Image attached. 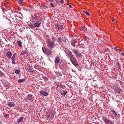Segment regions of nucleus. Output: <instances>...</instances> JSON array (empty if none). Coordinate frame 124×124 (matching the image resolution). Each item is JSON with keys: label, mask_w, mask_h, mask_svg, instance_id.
<instances>
[{"label": "nucleus", "mask_w": 124, "mask_h": 124, "mask_svg": "<svg viewBox=\"0 0 124 124\" xmlns=\"http://www.w3.org/2000/svg\"><path fill=\"white\" fill-rule=\"evenodd\" d=\"M55 26L56 28H57V27L58 28V27L59 26L58 24H56L55 25Z\"/></svg>", "instance_id": "35"}, {"label": "nucleus", "mask_w": 124, "mask_h": 124, "mask_svg": "<svg viewBox=\"0 0 124 124\" xmlns=\"http://www.w3.org/2000/svg\"><path fill=\"white\" fill-rule=\"evenodd\" d=\"M83 12L85 13L86 15L89 16L90 15L89 13L88 12L86 11H84Z\"/></svg>", "instance_id": "25"}, {"label": "nucleus", "mask_w": 124, "mask_h": 124, "mask_svg": "<svg viewBox=\"0 0 124 124\" xmlns=\"http://www.w3.org/2000/svg\"><path fill=\"white\" fill-rule=\"evenodd\" d=\"M30 72H33V71H32V69L30 68Z\"/></svg>", "instance_id": "39"}, {"label": "nucleus", "mask_w": 124, "mask_h": 124, "mask_svg": "<svg viewBox=\"0 0 124 124\" xmlns=\"http://www.w3.org/2000/svg\"><path fill=\"white\" fill-rule=\"evenodd\" d=\"M54 0H49V2H53Z\"/></svg>", "instance_id": "41"}, {"label": "nucleus", "mask_w": 124, "mask_h": 124, "mask_svg": "<svg viewBox=\"0 0 124 124\" xmlns=\"http://www.w3.org/2000/svg\"><path fill=\"white\" fill-rule=\"evenodd\" d=\"M72 51L75 54H76L78 52V50H75V49H73L72 50Z\"/></svg>", "instance_id": "21"}, {"label": "nucleus", "mask_w": 124, "mask_h": 124, "mask_svg": "<svg viewBox=\"0 0 124 124\" xmlns=\"http://www.w3.org/2000/svg\"><path fill=\"white\" fill-rule=\"evenodd\" d=\"M60 61V60L59 56H57L56 57L54 61V63L55 64L59 63Z\"/></svg>", "instance_id": "6"}, {"label": "nucleus", "mask_w": 124, "mask_h": 124, "mask_svg": "<svg viewBox=\"0 0 124 124\" xmlns=\"http://www.w3.org/2000/svg\"><path fill=\"white\" fill-rule=\"evenodd\" d=\"M69 0H66V2H67L69 4Z\"/></svg>", "instance_id": "43"}, {"label": "nucleus", "mask_w": 124, "mask_h": 124, "mask_svg": "<svg viewBox=\"0 0 124 124\" xmlns=\"http://www.w3.org/2000/svg\"><path fill=\"white\" fill-rule=\"evenodd\" d=\"M42 50L45 54L48 55L52 53V51L51 50L47 48H46L45 47H42Z\"/></svg>", "instance_id": "4"}, {"label": "nucleus", "mask_w": 124, "mask_h": 124, "mask_svg": "<svg viewBox=\"0 0 124 124\" xmlns=\"http://www.w3.org/2000/svg\"><path fill=\"white\" fill-rule=\"evenodd\" d=\"M52 39H53V38H52Z\"/></svg>", "instance_id": "49"}, {"label": "nucleus", "mask_w": 124, "mask_h": 124, "mask_svg": "<svg viewBox=\"0 0 124 124\" xmlns=\"http://www.w3.org/2000/svg\"><path fill=\"white\" fill-rule=\"evenodd\" d=\"M6 56L9 59H10L11 57L12 54L10 51L7 52L6 53Z\"/></svg>", "instance_id": "7"}, {"label": "nucleus", "mask_w": 124, "mask_h": 124, "mask_svg": "<svg viewBox=\"0 0 124 124\" xmlns=\"http://www.w3.org/2000/svg\"><path fill=\"white\" fill-rule=\"evenodd\" d=\"M55 114L54 111L51 110H49L46 112V115L47 119H52L54 118V115Z\"/></svg>", "instance_id": "1"}, {"label": "nucleus", "mask_w": 124, "mask_h": 124, "mask_svg": "<svg viewBox=\"0 0 124 124\" xmlns=\"http://www.w3.org/2000/svg\"><path fill=\"white\" fill-rule=\"evenodd\" d=\"M16 55V53H14L13 54V56L12 57V58H11L12 60H16V58L15 57V56Z\"/></svg>", "instance_id": "16"}, {"label": "nucleus", "mask_w": 124, "mask_h": 124, "mask_svg": "<svg viewBox=\"0 0 124 124\" xmlns=\"http://www.w3.org/2000/svg\"><path fill=\"white\" fill-rule=\"evenodd\" d=\"M25 81V79H19L18 80V82L21 83L22 82H23L24 81Z\"/></svg>", "instance_id": "19"}, {"label": "nucleus", "mask_w": 124, "mask_h": 124, "mask_svg": "<svg viewBox=\"0 0 124 124\" xmlns=\"http://www.w3.org/2000/svg\"><path fill=\"white\" fill-rule=\"evenodd\" d=\"M67 93V92L66 91H65L63 93H61V94L62 95L65 96L66 95V93Z\"/></svg>", "instance_id": "22"}, {"label": "nucleus", "mask_w": 124, "mask_h": 124, "mask_svg": "<svg viewBox=\"0 0 124 124\" xmlns=\"http://www.w3.org/2000/svg\"><path fill=\"white\" fill-rule=\"evenodd\" d=\"M107 124H114V123H113L112 121H110V120L108 121V122L107 123Z\"/></svg>", "instance_id": "27"}, {"label": "nucleus", "mask_w": 124, "mask_h": 124, "mask_svg": "<svg viewBox=\"0 0 124 124\" xmlns=\"http://www.w3.org/2000/svg\"><path fill=\"white\" fill-rule=\"evenodd\" d=\"M57 76H58V75H59L60 76H62V73L61 72H59L58 74V75H57Z\"/></svg>", "instance_id": "33"}, {"label": "nucleus", "mask_w": 124, "mask_h": 124, "mask_svg": "<svg viewBox=\"0 0 124 124\" xmlns=\"http://www.w3.org/2000/svg\"><path fill=\"white\" fill-rule=\"evenodd\" d=\"M17 44L18 46L20 47H21L22 46V43L21 41H18Z\"/></svg>", "instance_id": "18"}, {"label": "nucleus", "mask_w": 124, "mask_h": 124, "mask_svg": "<svg viewBox=\"0 0 124 124\" xmlns=\"http://www.w3.org/2000/svg\"><path fill=\"white\" fill-rule=\"evenodd\" d=\"M50 5L52 7H54V5L52 3H50Z\"/></svg>", "instance_id": "31"}, {"label": "nucleus", "mask_w": 124, "mask_h": 124, "mask_svg": "<svg viewBox=\"0 0 124 124\" xmlns=\"http://www.w3.org/2000/svg\"><path fill=\"white\" fill-rule=\"evenodd\" d=\"M60 2L62 4L64 3V1L63 0H61L60 1Z\"/></svg>", "instance_id": "37"}, {"label": "nucleus", "mask_w": 124, "mask_h": 124, "mask_svg": "<svg viewBox=\"0 0 124 124\" xmlns=\"http://www.w3.org/2000/svg\"><path fill=\"white\" fill-rule=\"evenodd\" d=\"M67 55L68 56L70 57V59L72 63L74 65L77 66L78 64L76 61V59L73 57L71 52L69 51L68 53H67Z\"/></svg>", "instance_id": "2"}, {"label": "nucleus", "mask_w": 124, "mask_h": 124, "mask_svg": "<svg viewBox=\"0 0 124 124\" xmlns=\"http://www.w3.org/2000/svg\"><path fill=\"white\" fill-rule=\"evenodd\" d=\"M102 119L103 121L105 123H106L107 124L109 120L108 119L107 117H103L102 118Z\"/></svg>", "instance_id": "10"}, {"label": "nucleus", "mask_w": 124, "mask_h": 124, "mask_svg": "<svg viewBox=\"0 0 124 124\" xmlns=\"http://www.w3.org/2000/svg\"><path fill=\"white\" fill-rule=\"evenodd\" d=\"M8 105L9 106L11 107L15 105V104L13 102H10L8 103Z\"/></svg>", "instance_id": "14"}, {"label": "nucleus", "mask_w": 124, "mask_h": 124, "mask_svg": "<svg viewBox=\"0 0 124 124\" xmlns=\"http://www.w3.org/2000/svg\"><path fill=\"white\" fill-rule=\"evenodd\" d=\"M59 26L58 28L59 30H62L63 29V25H59Z\"/></svg>", "instance_id": "17"}, {"label": "nucleus", "mask_w": 124, "mask_h": 124, "mask_svg": "<svg viewBox=\"0 0 124 124\" xmlns=\"http://www.w3.org/2000/svg\"><path fill=\"white\" fill-rule=\"evenodd\" d=\"M112 21L113 22H114V23H116V21H115V19L114 18H112Z\"/></svg>", "instance_id": "30"}, {"label": "nucleus", "mask_w": 124, "mask_h": 124, "mask_svg": "<svg viewBox=\"0 0 124 124\" xmlns=\"http://www.w3.org/2000/svg\"><path fill=\"white\" fill-rule=\"evenodd\" d=\"M121 55L122 56H124V53H123L121 54Z\"/></svg>", "instance_id": "44"}, {"label": "nucleus", "mask_w": 124, "mask_h": 124, "mask_svg": "<svg viewBox=\"0 0 124 124\" xmlns=\"http://www.w3.org/2000/svg\"><path fill=\"white\" fill-rule=\"evenodd\" d=\"M111 111L114 114L116 117L117 118V114L115 112L114 110H111Z\"/></svg>", "instance_id": "15"}, {"label": "nucleus", "mask_w": 124, "mask_h": 124, "mask_svg": "<svg viewBox=\"0 0 124 124\" xmlns=\"http://www.w3.org/2000/svg\"><path fill=\"white\" fill-rule=\"evenodd\" d=\"M23 118L22 117H20L19 118V119H18L17 121L18 123H19L20 122H22L23 120Z\"/></svg>", "instance_id": "13"}, {"label": "nucleus", "mask_w": 124, "mask_h": 124, "mask_svg": "<svg viewBox=\"0 0 124 124\" xmlns=\"http://www.w3.org/2000/svg\"><path fill=\"white\" fill-rule=\"evenodd\" d=\"M60 87L63 89H65L66 87L65 85H61L60 86Z\"/></svg>", "instance_id": "29"}, {"label": "nucleus", "mask_w": 124, "mask_h": 124, "mask_svg": "<svg viewBox=\"0 0 124 124\" xmlns=\"http://www.w3.org/2000/svg\"><path fill=\"white\" fill-rule=\"evenodd\" d=\"M69 7L70 8H72V6L70 5H69Z\"/></svg>", "instance_id": "40"}, {"label": "nucleus", "mask_w": 124, "mask_h": 124, "mask_svg": "<svg viewBox=\"0 0 124 124\" xmlns=\"http://www.w3.org/2000/svg\"><path fill=\"white\" fill-rule=\"evenodd\" d=\"M72 45L74 46H75L76 45V42H75V41H72L71 42Z\"/></svg>", "instance_id": "20"}, {"label": "nucleus", "mask_w": 124, "mask_h": 124, "mask_svg": "<svg viewBox=\"0 0 124 124\" xmlns=\"http://www.w3.org/2000/svg\"><path fill=\"white\" fill-rule=\"evenodd\" d=\"M33 19L34 20H38V18L37 17H33Z\"/></svg>", "instance_id": "34"}, {"label": "nucleus", "mask_w": 124, "mask_h": 124, "mask_svg": "<svg viewBox=\"0 0 124 124\" xmlns=\"http://www.w3.org/2000/svg\"><path fill=\"white\" fill-rule=\"evenodd\" d=\"M40 93L45 96H46L48 95V93H47L43 91H40Z\"/></svg>", "instance_id": "8"}, {"label": "nucleus", "mask_w": 124, "mask_h": 124, "mask_svg": "<svg viewBox=\"0 0 124 124\" xmlns=\"http://www.w3.org/2000/svg\"><path fill=\"white\" fill-rule=\"evenodd\" d=\"M12 60V63L13 64H15V60Z\"/></svg>", "instance_id": "36"}, {"label": "nucleus", "mask_w": 124, "mask_h": 124, "mask_svg": "<svg viewBox=\"0 0 124 124\" xmlns=\"http://www.w3.org/2000/svg\"><path fill=\"white\" fill-rule=\"evenodd\" d=\"M57 3V4H59V2L58 1V0H54Z\"/></svg>", "instance_id": "38"}, {"label": "nucleus", "mask_w": 124, "mask_h": 124, "mask_svg": "<svg viewBox=\"0 0 124 124\" xmlns=\"http://www.w3.org/2000/svg\"><path fill=\"white\" fill-rule=\"evenodd\" d=\"M75 55L76 56L77 58H78L79 59L80 57H82L83 56L81 54L78 53V52Z\"/></svg>", "instance_id": "9"}, {"label": "nucleus", "mask_w": 124, "mask_h": 124, "mask_svg": "<svg viewBox=\"0 0 124 124\" xmlns=\"http://www.w3.org/2000/svg\"><path fill=\"white\" fill-rule=\"evenodd\" d=\"M3 73L1 71H0V77H1L2 76Z\"/></svg>", "instance_id": "32"}, {"label": "nucleus", "mask_w": 124, "mask_h": 124, "mask_svg": "<svg viewBox=\"0 0 124 124\" xmlns=\"http://www.w3.org/2000/svg\"><path fill=\"white\" fill-rule=\"evenodd\" d=\"M33 71L36 74L37 73V71L36 70H35L34 71Z\"/></svg>", "instance_id": "46"}, {"label": "nucleus", "mask_w": 124, "mask_h": 124, "mask_svg": "<svg viewBox=\"0 0 124 124\" xmlns=\"http://www.w3.org/2000/svg\"><path fill=\"white\" fill-rule=\"evenodd\" d=\"M115 50L116 51H118V49L117 48H115Z\"/></svg>", "instance_id": "42"}, {"label": "nucleus", "mask_w": 124, "mask_h": 124, "mask_svg": "<svg viewBox=\"0 0 124 124\" xmlns=\"http://www.w3.org/2000/svg\"><path fill=\"white\" fill-rule=\"evenodd\" d=\"M23 0H19L18 1V2L19 4H21L23 3Z\"/></svg>", "instance_id": "26"}, {"label": "nucleus", "mask_w": 124, "mask_h": 124, "mask_svg": "<svg viewBox=\"0 0 124 124\" xmlns=\"http://www.w3.org/2000/svg\"><path fill=\"white\" fill-rule=\"evenodd\" d=\"M29 27L32 29H33L34 28V26L32 24H29Z\"/></svg>", "instance_id": "28"}, {"label": "nucleus", "mask_w": 124, "mask_h": 124, "mask_svg": "<svg viewBox=\"0 0 124 124\" xmlns=\"http://www.w3.org/2000/svg\"><path fill=\"white\" fill-rule=\"evenodd\" d=\"M54 41H52L51 40L48 39L47 42V47L49 49L52 48L54 45Z\"/></svg>", "instance_id": "3"}, {"label": "nucleus", "mask_w": 124, "mask_h": 124, "mask_svg": "<svg viewBox=\"0 0 124 124\" xmlns=\"http://www.w3.org/2000/svg\"><path fill=\"white\" fill-rule=\"evenodd\" d=\"M8 116V115L7 114V115H4V117H6V116Z\"/></svg>", "instance_id": "45"}, {"label": "nucleus", "mask_w": 124, "mask_h": 124, "mask_svg": "<svg viewBox=\"0 0 124 124\" xmlns=\"http://www.w3.org/2000/svg\"><path fill=\"white\" fill-rule=\"evenodd\" d=\"M86 38H87V37H86ZM87 39H88V38H87Z\"/></svg>", "instance_id": "50"}, {"label": "nucleus", "mask_w": 124, "mask_h": 124, "mask_svg": "<svg viewBox=\"0 0 124 124\" xmlns=\"http://www.w3.org/2000/svg\"><path fill=\"white\" fill-rule=\"evenodd\" d=\"M59 39H60V40H61V38H60Z\"/></svg>", "instance_id": "47"}, {"label": "nucleus", "mask_w": 124, "mask_h": 124, "mask_svg": "<svg viewBox=\"0 0 124 124\" xmlns=\"http://www.w3.org/2000/svg\"><path fill=\"white\" fill-rule=\"evenodd\" d=\"M26 54V52L25 51H22L20 55H23Z\"/></svg>", "instance_id": "23"}, {"label": "nucleus", "mask_w": 124, "mask_h": 124, "mask_svg": "<svg viewBox=\"0 0 124 124\" xmlns=\"http://www.w3.org/2000/svg\"><path fill=\"white\" fill-rule=\"evenodd\" d=\"M84 39H85V40H86V39H85V38Z\"/></svg>", "instance_id": "48"}, {"label": "nucleus", "mask_w": 124, "mask_h": 124, "mask_svg": "<svg viewBox=\"0 0 124 124\" xmlns=\"http://www.w3.org/2000/svg\"><path fill=\"white\" fill-rule=\"evenodd\" d=\"M41 23L39 21V22L38 21L36 22L34 24V26L36 27H39L41 24Z\"/></svg>", "instance_id": "5"}, {"label": "nucleus", "mask_w": 124, "mask_h": 124, "mask_svg": "<svg viewBox=\"0 0 124 124\" xmlns=\"http://www.w3.org/2000/svg\"><path fill=\"white\" fill-rule=\"evenodd\" d=\"M80 29L83 31L82 32H84L83 31H84V32L85 33L87 31L86 29V28L85 26L83 27H81L80 28Z\"/></svg>", "instance_id": "12"}, {"label": "nucleus", "mask_w": 124, "mask_h": 124, "mask_svg": "<svg viewBox=\"0 0 124 124\" xmlns=\"http://www.w3.org/2000/svg\"><path fill=\"white\" fill-rule=\"evenodd\" d=\"M20 71L19 70H16L15 72V73L16 74H18L20 73Z\"/></svg>", "instance_id": "24"}, {"label": "nucleus", "mask_w": 124, "mask_h": 124, "mask_svg": "<svg viewBox=\"0 0 124 124\" xmlns=\"http://www.w3.org/2000/svg\"><path fill=\"white\" fill-rule=\"evenodd\" d=\"M32 98V95L31 94H29L27 96L26 99L27 100H31Z\"/></svg>", "instance_id": "11"}]
</instances>
